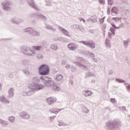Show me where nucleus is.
Returning <instances> with one entry per match:
<instances>
[{"label": "nucleus", "mask_w": 130, "mask_h": 130, "mask_svg": "<svg viewBox=\"0 0 130 130\" xmlns=\"http://www.w3.org/2000/svg\"><path fill=\"white\" fill-rule=\"evenodd\" d=\"M41 82L45 87H51L53 91H59L60 87L54 83L51 78L47 76H41Z\"/></svg>", "instance_id": "obj_1"}, {"label": "nucleus", "mask_w": 130, "mask_h": 130, "mask_svg": "<svg viewBox=\"0 0 130 130\" xmlns=\"http://www.w3.org/2000/svg\"><path fill=\"white\" fill-rule=\"evenodd\" d=\"M121 123L117 120L109 121L106 123L105 128L108 130H119Z\"/></svg>", "instance_id": "obj_2"}, {"label": "nucleus", "mask_w": 130, "mask_h": 130, "mask_svg": "<svg viewBox=\"0 0 130 130\" xmlns=\"http://www.w3.org/2000/svg\"><path fill=\"white\" fill-rule=\"evenodd\" d=\"M49 67L45 64L41 65L39 68V74L41 76H47L49 75Z\"/></svg>", "instance_id": "obj_3"}, {"label": "nucleus", "mask_w": 130, "mask_h": 130, "mask_svg": "<svg viewBox=\"0 0 130 130\" xmlns=\"http://www.w3.org/2000/svg\"><path fill=\"white\" fill-rule=\"evenodd\" d=\"M41 77H40V78L38 77H35L32 78V83L31 84H29V85L30 86H34L35 87L37 86L38 87V88H41V86H42L41 90H42V89H43L44 88H45V86L43 84H38V83H40L41 84L42 83V82H41Z\"/></svg>", "instance_id": "obj_4"}, {"label": "nucleus", "mask_w": 130, "mask_h": 130, "mask_svg": "<svg viewBox=\"0 0 130 130\" xmlns=\"http://www.w3.org/2000/svg\"><path fill=\"white\" fill-rule=\"evenodd\" d=\"M2 6L3 10L4 11H7L9 12L12 9L11 6H13V2L10 0H5L1 3Z\"/></svg>", "instance_id": "obj_5"}, {"label": "nucleus", "mask_w": 130, "mask_h": 130, "mask_svg": "<svg viewBox=\"0 0 130 130\" xmlns=\"http://www.w3.org/2000/svg\"><path fill=\"white\" fill-rule=\"evenodd\" d=\"M28 88H29L30 90L27 91V96H32V95L35 94V92H36V91L41 90L42 86H41V87H38V86L29 85Z\"/></svg>", "instance_id": "obj_6"}, {"label": "nucleus", "mask_w": 130, "mask_h": 130, "mask_svg": "<svg viewBox=\"0 0 130 130\" xmlns=\"http://www.w3.org/2000/svg\"><path fill=\"white\" fill-rule=\"evenodd\" d=\"M24 32H26L28 34H31L34 36H40V32L35 30L32 27H29L24 29Z\"/></svg>", "instance_id": "obj_7"}, {"label": "nucleus", "mask_w": 130, "mask_h": 130, "mask_svg": "<svg viewBox=\"0 0 130 130\" xmlns=\"http://www.w3.org/2000/svg\"><path fill=\"white\" fill-rule=\"evenodd\" d=\"M20 51L25 55H28V56H33V55L30 53L31 51V48L27 46H23L20 48Z\"/></svg>", "instance_id": "obj_8"}, {"label": "nucleus", "mask_w": 130, "mask_h": 130, "mask_svg": "<svg viewBox=\"0 0 130 130\" xmlns=\"http://www.w3.org/2000/svg\"><path fill=\"white\" fill-rule=\"evenodd\" d=\"M79 43H81V44H83V45H85V46H87V47H89L91 49H94V48H95V43H94L93 41L91 42L85 41H79Z\"/></svg>", "instance_id": "obj_9"}, {"label": "nucleus", "mask_w": 130, "mask_h": 130, "mask_svg": "<svg viewBox=\"0 0 130 130\" xmlns=\"http://www.w3.org/2000/svg\"><path fill=\"white\" fill-rule=\"evenodd\" d=\"M79 61L76 62L77 66L80 67V68H82V69H84L85 71L88 70V67L85 66L84 64L85 63V60L83 59L82 57L79 58Z\"/></svg>", "instance_id": "obj_10"}, {"label": "nucleus", "mask_w": 130, "mask_h": 130, "mask_svg": "<svg viewBox=\"0 0 130 130\" xmlns=\"http://www.w3.org/2000/svg\"><path fill=\"white\" fill-rule=\"evenodd\" d=\"M26 1L27 2L28 6L31 7V8H32V9H34L37 11L39 10L38 8H37V6H36V4L34 2V0H26Z\"/></svg>", "instance_id": "obj_11"}, {"label": "nucleus", "mask_w": 130, "mask_h": 130, "mask_svg": "<svg viewBox=\"0 0 130 130\" xmlns=\"http://www.w3.org/2000/svg\"><path fill=\"white\" fill-rule=\"evenodd\" d=\"M11 21L12 23L13 24H15L16 25H20L21 23H24V19L22 18H13L11 19Z\"/></svg>", "instance_id": "obj_12"}, {"label": "nucleus", "mask_w": 130, "mask_h": 130, "mask_svg": "<svg viewBox=\"0 0 130 130\" xmlns=\"http://www.w3.org/2000/svg\"><path fill=\"white\" fill-rule=\"evenodd\" d=\"M46 102L48 105H52L54 102H56V99L53 98V96L49 97L46 99Z\"/></svg>", "instance_id": "obj_13"}, {"label": "nucleus", "mask_w": 130, "mask_h": 130, "mask_svg": "<svg viewBox=\"0 0 130 130\" xmlns=\"http://www.w3.org/2000/svg\"><path fill=\"white\" fill-rule=\"evenodd\" d=\"M111 25L113 27H111L110 29V31H111L113 35H115V29H119V28H120V25L116 26V25H115V23L114 22H111Z\"/></svg>", "instance_id": "obj_14"}, {"label": "nucleus", "mask_w": 130, "mask_h": 130, "mask_svg": "<svg viewBox=\"0 0 130 130\" xmlns=\"http://www.w3.org/2000/svg\"><path fill=\"white\" fill-rule=\"evenodd\" d=\"M68 47L70 50H76V49H78L79 46L77 44L71 43L68 44Z\"/></svg>", "instance_id": "obj_15"}, {"label": "nucleus", "mask_w": 130, "mask_h": 130, "mask_svg": "<svg viewBox=\"0 0 130 130\" xmlns=\"http://www.w3.org/2000/svg\"><path fill=\"white\" fill-rule=\"evenodd\" d=\"M19 115L20 117H21V118H23V119H29V118H30V115H29L28 113H19Z\"/></svg>", "instance_id": "obj_16"}, {"label": "nucleus", "mask_w": 130, "mask_h": 130, "mask_svg": "<svg viewBox=\"0 0 130 130\" xmlns=\"http://www.w3.org/2000/svg\"><path fill=\"white\" fill-rule=\"evenodd\" d=\"M58 28L59 31L62 32V33H63L64 35H65L66 36H68V37H71V36L70 35V34H69V31H68L67 29H64L63 27H61V26H58Z\"/></svg>", "instance_id": "obj_17"}, {"label": "nucleus", "mask_w": 130, "mask_h": 130, "mask_svg": "<svg viewBox=\"0 0 130 130\" xmlns=\"http://www.w3.org/2000/svg\"><path fill=\"white\" fill-rule=\"evenodd\" d=\"M15 91V89H14V88H10L9 90H8V98H13V97H14V95H15V93L14 92Z\"/></svg>", "instance_id": "obj_18"}, {"label": "nucleus", "mask_w": 130, "mask_h": 130, "mask_svg": "<svg viewBox=\"0 0 130 130\" xmlns=\"http://www.w3.org/2000/svg\"><path fill=\"white\" fill-rule=\"evenodd\" d=\"M92 93V91H91V90H84L82 91V94L85 97H89V96H91Z\"/></svg>", "instance_id": "obj_19"}, {"label": "nucleus", "mask_w": 130, "mask_h": 130, "mask_svg": "<svg viewBox=\"0 0 130 130\" xmlns=\"http://www.w3.org/2000/svg\"><path fill=\"white\" fill-rule=\"evenodd\" d=\"M0 101L3 103H8V104L10 103V100H8L5 95L0 96Z\"/></svg>", "instance_id": "obj_20"}, {"label": "nucleus", "mask_w": 130, "mask_h": 130, "mask_svg": "<svg viewBox=\"0 0 130 130\" xmlns=\"http://www.w3.org/2000/svg\"><path fill=\"white\" fill-rule=\"evenodd\" d=\"M45 28L47 29L48 30H52L53 32H55L56 31V28H54L52 25H50L49 24H45Z\"/></svg>", "instance_id": "obj_21"}, {"label": "nucleus", "mask_w": 130, "mask_h": 130, "mask_svg": "<svg viewBox=\"0 0 130 130\" xmlns=\"http://www.w3.org/2000/svg\"><path fill=\"white\" fill-rule=\"evenodd\" d=\"M87 55H89V56H90V57H92V58L93 61H94V62H97V61H98L97 59L95 58V55L94 54V53L88 51L87 52Z\"/></svg>", "instance_id": "obj_22"}, {"label": "nucleus", "mask_w": 130, "mask_h": 130, "mask_svg": "<svg viewBox=\"0 0 130 130\" xmlns=\"http://www.w3.org/2000/svg\"><path fill=\"white\" fill-rule=\"evenodd\" d=\"M111 15L113 16V14L115 15H117L118 14V8L117 7H114L111 9Z\"/></svg>", "instance_id": "obj_23"}, {"label": "nucleus", "mask_w": 130, "mask_h": 130, "mask_svg": "<svg viewBox=\"0 0 130 130\" xmlns=\"http://www.w3.org/2000/svg\"><path fill=\"white\" fill-rule=\"evenodd\" d=\"M22 63L26 68H28L30 66V62L28 59H24L22 61Z\"/></svg>", "instance_id": "obj_24"}, {"label": "nucleus", "mask_w": 130, "mask_h": 130, "mask_svg": "<svg viewBox=\"0 0 130 130\" xmlns=\"http://www.w3.org/2000/svg\"><path fill=\"white\" fill-rule=\"evenodd\" d=\"M63 78V76L61 74H56V76L54 77V80L56 81H61Z\"/></svg>", "instance_id": "obj_25"}, {"label": "nucleus", "mask_w": 130, "mask_h": 130, "mask_svg": "<svg viewBox=\"0 0 130 130\" xmlns=\"http://www.w3.org/2000/svg\"><path fill=\"white\" fill-rule=\"evenodd\" d=\"M51 49L54 50V51H56L58 49V46L56 44H53L50 46Z\"/></svg>", "instance_id": "obj_26"}, {"label": "nucleus", "mask_w": 130, "mask_h": 130, "mask_svg": "<svg viewBox=\"0 0 130 130\" xmlns=\"http://www.w3.org/2000/svg\"><path fill=\"white\" fill-rule=\"evenodd\" d=\"M0 123L1 124H3L4 126H7V125H9V122L0 119Z\"/></svg>", "instance_id": "obj_27"}, {"label": "nucleus", "mask_w": 130, "mask_h": 130, "mask_svg": "<svg viewBox=\"0 0 130 130\" xmlns=\"http://www.w3.org/2000/svg\"><path fill=\"white\" fill-rule=\"evenodd\" d=\"M22 72L23 73V74L24 75H25V76H30V71H29V70L26 69H23Z\"/></svg>", "instance_id": "obj_28"}, {"label": "nucleus", "mask_w": 130, "mask_h": 130, "mask_svg": "<svg viewBox=\"0 0 130 130\" xmlns=\"http://www.w3.org/2000/svg\"><path fill=\"white\" fill-rule=\"evenodd\" d=\"M82 112L83 113H89V110L86 107L83 106L82 107Z\"/></svg>", "instance_id": "obj_29"}, {"label": "nucleus", "mask_w": 130, "mask_h": 130, "mask_svg": "<svg viewBox=\"0 0 130 130\" xmlns=\"http://www.w3.org/2000/svg\"><path fill=\"white\" fill-rule=\"evenodd\" d=\"M33 49H34L35 50H37V51H39L40 50H41V49H42V46H34L32 47Z\"/></svg>", "instance_id": "obj_30"}, {"label": "nucleus", "mask_w": 130, "mask_h": 130, "mask_svg": "<svg viewBox=\"0 0 130 130\" xmlns=\"http://www.w3.org/2000/svg\"><path fill=\"white\" fill-rule=\"evenodd\" d=\"M90 77H95L94 74L88 72L85 74V77L86 78H90Z\"/></svg>", "instance_id": "obj_31"}, {"label": "nucleus", "mask_w": 130, "mask_h": 130, "mask_svg": "<svg viewBox=\"0 0 130 130\" xmlns=\"http://www.w3.org/2000/svg\"><path fill=\"white\" fill-rule=\"evenodd\" d=\"M90 20H91L93 23H96L97 22V16L96 15H93L90 17Z\"/></svg>", "instance_id": "obj_32"}, {"label": "nucleus", "mask_w": 130, "mask_h": 130, "mask_svg": "<svg viewBox=\"0 0 130 130\" xmlns=\"http://www.w3.org/2000/svg\"><path fill=\"white\" fill-rule=\"evenodd\" d=\"M38 18L43 19V20H45V21H46L47 20V17H46V16H45L44 15L41 14H38Z\"/></svg>", "instance_id": "obj_33"}, {"label": "nucleus", "mask_w": 130, "mask_h": 130, "mask_svg": "<svg viewBox=\"0 0 130 130\" xmlns=\"http://www.w3.org/2000/svg\"><path fill=\"white\" fill-rule=\"evenodd\" d=\"M8 120L11 123H14L15 122V117L14 116H10L8 118Z\"/></svg>", "instance_id": "obj_34"}, {"label": "nucleus", "mask_w": 130, "mask_h": 130, "mask_svg": "<svg viewBox=\"0 0 130 130\" xmlns=\"http://www.w3.org/2000/svg\"><path fill=\"white\" fill-rule=\"evenodd\" d=\"M120 19V18H119V17H112V20H113L114 21H115L116 24H118V23H119Z\"/></svg>", "instance_id": "obj_35"}, {"label": "nucleus", "mask_w": 130, "mask_h": 130, "mask_svg": "<svg viewBox=\"0 0 130 130\" xmlns=\"http://www.w3.org/2000/svg\"><path fill=\"white\" fill-rule=\"evenodd\" d=\"M45 6L46 7H50L51 6V2L49 0H45Z\"/></svg>", "instance_id": "obj_36"}, {"label": "nucleus", "mask_w": 130, "mask_h": 130, "mask_svg": "<svg viewBox=\"0 0 130 130\" xmlns=\"http://www.w3.org/2000/svg\"><path fill=\"white\" fill-rule=\"evenodd\" d=\"M71 71L72 73H76L77 72V68L75 66H72L71 68Z\"/></svg>", "instance_id": "obj_37"}, {"label": "nucleus", "mask_w": 130, "mask_h": 130, "mask_svg": "<svg viewBox=\"0 0 130 130\" xmlns=\"http://www.w3.org/2000/svg\"><path fill=\"white\" fill-rule=\"evenodd\" d=\"M105 43L106 47H110V41L109 40L106 39Z\"/></svg>", "instance_id": "obj_38"}, {"label": "nucleus", "mask_w": 130, "mask_h": 130, "mask_svg": "<svg viewBox=\"0 0 130 130\" xmlns=\"http://www.w3.org/2000/svg\"><path fill=\"white\" fill-rule=\"evenodd\" d=\"M124 85H126L127 92H128V93H130V84L128 83H125Z\"/></svg>", "instance_id": "obj_39"}, {"label": "nucleus", "mask_w": 130, "mask_h": 130, "mask_svg": "<svg viewBox=\"0 0 130 130\" xmlns=\"http://www.w3.org/2000/svg\"><path fill=\"white\" fill-rule=\"evenodd\" d=\"M37 58H38V59H42L43 58V55L42 54H37Z\"/></svg>", "instance_id": "obj_40"}, {"label": "nucleus", "mask_w": 130, "mask_h": 130, "mask_svg": "<svg viewBox=\"0 0 130 130\" xmlns=\"http://www.w3.org/2000/svg\"><path fill=\"white\" fill-rule=\"evenodd\" d=\"M123 45L125 48H127V47L128 46V42H127V41H124Z\"/></svg>", "instance_id": "obj_41"}, {"label": "nucleus", "mask_w": 130, "mask_h": 130, "mask_svg": "<svg viewBox=\"0 0 130 130\" xmlns=\"http://www.w3.org/2000/svg\"><path fill=\"white\" fill-rule=\"evenodd\" d=\"M116 81L118 82V83H124L125 82L124 80L119 78H116Z\"/></svg>", "instance_id": "obj_42"}, {"label": "nucleus", "mask_w": 130, "mask_h": 130, "mask_svg": "<svg viewBox=\"0 0 130 130\" xmlns=\"http://www.w3.org/2000/svg\"><path fill=\"white\" fill-rule=\"evenodd\" d=\"M21 94L22 95V96H28V92L23 90Z\"/></svg>", "instance_id": "obj_43"}, {"label": "nucleus", "mask_w": 130, "mask_h": 130, "mask_svg": "<svg viewBox=\"0 0 130 130\" xmlns=\"http://www.w3.org/2000/svg\"><path fill=\"white\" fill-rule=\"evenodd\" d=\"M55 117H56V116H50L49 117L50 121L51 122H52V121H53V120H54V118H55Z\"/></svg>", "instance_id": "obj_44"}, {"label": "nucleus", "mask_w": 130, "mask_h": 130, "mask_svg": "<svg viewBox=\"0 0 130 130\" xmlns=\"http://www.w3.org/2000/svg\"><path fill=\"white\" fill-rule=\"evenodd\" d=\"M108 4L109 6H112L113 5V0H108Z\"/></svg>", "instance_id": "obj_45"}, {"label": "nucleus", "mask_w": 130, "mask_h": 130, "mask_svg": "<svg viewBox=\"0 0 130 130\" xmlns=\"http://www.w3.org/2000/svg\"><path fill=\"white\" fill-rule=\"evenodd\" d=\"M58 122H59V124H58L59 126H61L62 125H63V126H65L64 123H63V122H62L61 121H59Z\"/></svg>", "instance_id": "obj_46"}, {"label": "nucleus", "mask_w": 130, "mask_h": 130, "mask_svg": "<svg viewBox=\"0 0 130 130\" xmlns=\"http://www.w3.org/2000/svg\"><path fill=\"white\" fill-rule=\"evenodd\" d=\"M99 2L101 5H105V0H99Z\"/></svg>", "instance_id": "obj_47"}, {"label": "nucleus", "mask_w": 130, "mask_h": 130, "mask_svg": "<svg viewBox=\"0 0 130 130\" xmlns=\"http://www.w3.org/2000/svg\"><path fill=\"white\" fill-rule=\"evenodd\" d=\"M104 19H105V17H103L100 20L101 24H103V23H104Z\"/></svg>", "instance_id": "obj_48"}, {"label": "nucleus", "mask_w": 130, "mask_h": 130, "mask_svg": "<svg viewBox=\"0 0 130 130\" xmlns=\"http://www.w3.org/2000/svg\"><path fill=\"white\" fill-rule=\"evenodd\" d=\"M122 110H123V111H125V112H127V110H126L125 107H122Z\"/></svg>", "instance_id": "obj_49"}, {"label": "nucleus", "mask_w": 130, "mask_h": 130, "mask_svg": "<svg viewBox=\"0 0 130 130\" xmlns=\"http://www.w3.org/2000/svg\"><path fill=\"white\" fill-rule=\"evenodd\" d=\"M107 12L108 15H110L111 12H110V8L109 7H108L107 8Z\"/></svg>", "instance_id": "obj_50"}, {"label": "nucleus", "mask_w": 130, "mask_h": 130, "mask_svg": "<svg viewBox=\"0 0 130 130\" xmlns=\"http://www.w3.org/2000/svg\"><path fill=\"white\" fill-rule=\"evenodd\" d=\"M30 52H31V54H36V52H35V51L34 50H31L30 51Z\"/></svg>", "instance_id": "obj_51"}, {"label": "nucleus", "mask_w": 130, "mask_h": 130, "mask_svg": "<svg viewBox=\"0 0 130 130\" xmlns=\"http://www.w3.org/2000/svg\"><path fill=\"white\" fill-rule=\"evenodd\" d=\"M42 47H44V48H47V45L45 43L42 44Z\"/></svg>", "instance_id": "obj_52"}, {"label": "nucleus", "mask_w": 130, "mask_h": 130, "mask_svg": "<svg viewBox=\"0 0 130 130\" xmlns=\"http://www.w3.org/2000/svg\"><path fill=\"white\" fill-rule=\"evenodd\" d=\"M66 68L68 69V70L69 69H71V65L70 64H66Z\"/></svg>", "instance_id": "obj_53"}, {"label": "nucleus", "mask_w": 130, "mask_h": 130, "mask_svg": "<svg viewBox=\"0 0 130 130\" xmlns=\"http://www.w3.org/2000/svg\"><path fill=\"white\" fill-rule=\"evenodd\" d=\"M115 101H116V100H115V99H111V102H112V103H115Z\"/></svg>", "instance_id": "obj_54"}, {"label": "nucleus", "mask_w": 130, "mask_h": 130, "mask_svg": "<svg viewBox=\"0 0 130 130\" xmlns=\"http://www.w3.org/2000/svg\"><path fill=\"white\" fill-rule=\"evenodd\" d=\"M54 109H51L49 111V112H50V113H54Z\"/></svg>", "instance_id": "obj_55"}, {"label": "nucleus", "mask_w": 130, "mask_h": 130, "mask_svg": "<svg viewBox=\"0 0 130 130\" xmlns=\"http://www.w3.org/2000/svg\"><path fill=\"white\" fill-rule=\"evenodd\" d=\"M69 84H70V85H73L74 84V81H73V80H69Z\"/></svg>", "instance_id": "obj_56"}, {"label": "nucleus", "mask_w": 130, "mask_h": 130, "mask_svg": "<svg viewBox=\"0 0 130 130\" xmlns=\"http://www.w3.org/2000/svg\"><path fill=\"white\" fill-rule=\"evenodd\" d=\"M25 3V0H20V4H21V5H23V4H24Z\"/></svg>", "instance_id": "obj_57"}, {"label": "nucleus", "mask_w": 130, "mask_h": 130, "mask_svg": "<svg viewBox=\"0 0 130 130\" xmlns=\"http://www.w3.org/2000/svg\"><path fill=\"white\" fill-rule=\"evenodd\" d=\"M62 64H67V61L64 60H63L62 61Z\"/></svg>", "instance_id": "obj_58"}, {"label": "nucleus", "mask_w": 130, "mask_h": 130, "mask_svg": "<svg viewBox=\"0 0 130 130\" xmlns=\"http://www.w3.org/2000/svg\"><path fill=\"white\" fill-rule=\"evenodd\" d=\"M75 27H76L77 29H80V30H81V27H80L79 25H76Z\"/></svg>", "instance_id": "obj_59"}, {"label": "nucleus", "mask_w": 130, "mask_h": 130, "mask_svg": "<svg viewBox=\"0 0 130 130\" xmlns=\"http://www.w3.org/2000/svg\"><path fill=\"white\" fill-rule=\"evenodd\" d=\"M57 40H58V41H61L62 39L61 38H57Z\"/></svg>", "instance_id": "obj_60"}, {"label": "nucleus", "mask_w": 130, "mask_h": 130, "mask_svg": "<svg viewBox=\"0 0 130 130\" xmlns=\"http://www.w3.org/2000/svg\"><path fill=\"white\" fill-rule=\"evenodd\" d=\"M113 73V72L112 70H110L109 71V75H112Z\"/></svg>", "instance_id": "obj_61"}, {"label": "nucleus", "mask_w": 130, "mask_h": 130, "mask_svg": "<svg viewBox=\"0 0 130 130\" xmlns=\"http://www.w3.org/2000/svg\"><path fill=\"white\" fill-rule=\"evenodd\" d=\"M123 4H125V5L127 4V1H124L122 2Z\"/></svg>", "instance_id": "obj_62"}, {"label": "nucleus", "mask_w": 130, "mask_h": 130, "mask_svg": "<svg viewBox=\"0 0 130 130\" xmlns=\"http://www.w3.org/2000/svg\"><path fill=\"white\" fill-rule=\"evenodd\" d=\"M8 77H9V78H13V76L12 75V74H9V76H8Z\"/></svg>", "instance_id": "obj_63"}, {"label": "nucleus", "mask_w": 130, "mask_h": 130, "mask_svg": "<svg viewBox=\"0 0 130 130\" xmlns=\"http://www.w3.org/2000/svg\"><path fill=\"white\" fill-rule=\"evenodd\" d=\"M80 21H83V22H86V20H85V19H84L83 18H80Z\"/></svg>", "instance_id": "obj_64"}]
</instances>
